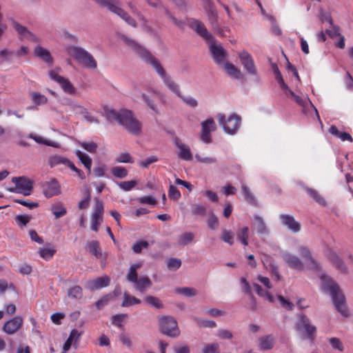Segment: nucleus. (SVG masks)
Here are the masks:
<instances>
[{
    "mask_svg": "<svg viewBox=\"0 0 353 353\" xmlns=\"http://www.w3.org/2000/svg\"><path fill=\"white\" fill-rule=\"evenodd\" d=\"M121 115L119 123L130 133L139 134L141 130V123L133 116L132 112L128 110H122Z\"/></svg>",
    "mask_w": 353,
    "mask_h": 353,
    "instance_id": "nucleus-9",
    "label": "nucleus"
},
{
    "mask_svg": "<svg viewBox=\"0 0 353 353\" xmlns=\"http://www.w3.org/2000/svg\"><path fill=\"white\" fill-rule=\"evenodd\" d=\"M181 261L176 258H170L167 261V266L169 270L174 271L180 268Z\"/></svg>",
    "mask_w": 353,
    "mask_h": 353,
    "instance_id": "nucleus-58",
    "label": "nucleus"
},
{
    "mask_svg": "<svg viewBox=\"0 0 353 353\" xmlns=\"http://www.w3.org/2000/svg\"><path fill=\"white\" fill-rule=\"evenodd\" d=\"M298 253L303 258L307 263V266L312 270H319L320 265L318 262L313 258L310 249L303 245H300L297 248Z\"/></svg>",
    "mask_w": 353,
    "mask_h": 353,
    "instance_id": "nucleus-17",
    "label": "nucleus"
},
{
    "mask_svg": "<svg viewBox=\"0 0 353 353\" xmlns=\"http://www.w3.org/2000/svg\"><path fill=\"white\" fill-rule=\"evenodd\" d=\"M221 239L225 243L232 245L234 243V234L231 230L223 229L221 232Z\"/></svg>",
    "mask_w": 353,
    "mask_h": 353,
    "instance_id": "nucleus-43",
    "label": "nucleus"
},
{
    "mask_svg": "<svg viewBox=\"0 0 353 353\" xmlns=\"http://www.w3.org/2000/svg\"><path fill=\"white\" fill-rule=\"evenodd\" d=\"M86 250L97 259L102 256V252L99 246V243L97 241H88L86 244Z\"/></svg>",
    "mask_w": 353,
    "mask_h": 353,
    "instance_id": "nucleus-35",
    "label": "nucleus"
},
{
    "mask_svg": "<svg viewBox=\"0 0 353 353\" xmlns=\"http://www.w3.org/2000/svg\"><path fill=\"white\" fill-rule=\"evenodd\" d=\"M38 252L42 259L48 261L56 253V249L50 243H47L43 247L39 248Z\"/></svg>",
    "mask_w": 353,
    "mask_h": 353,
    "instance_id": "nucleus-32",
    "label": "nucleus"
},
{
    "mask_svg": "<svg viewBox=\"0 0 353 353\" xmlns=\"http://www.w3.org/2000/svg\"><path fill=\"white\" fill-rule=\"evenodd\" d=\"M321 281L323 290L332 296L336 310L343 316H347L349 311L346 307L345 296L339 285L326 274L321 275Z\"/></svg>",
    "mask_w": 353,
    "mask_h": 353,
    "instance_id": "nucleus-2",
    "label": "nucleus"
},
{
    "mask_svg": "<svg viewBox=\"0 0 353 353\" xmlns=\"http://www.w3.org/2000/svg\"><path fill=\"white\" fill-rule=\"evenodd\" d=\"M280 220L282 224L286 226L289 230L293 232H298L301 230L300 223L296 221L292 216L288 214H281Z\"/></svg>",
    "mask_w": 353,
    "mask_h": 353,
    "instance_id": "nucleus-23",
    "label": "nucleus"
},
{
    "mask_svg": "<svg viewBox=\"0 0 353 353\" xmlns=\"http://www.w3.org/2000/svg\"><path fill=\"white\" fill-rule=\"evenodd\" d=\"M76 155L80 160V161L84 165L85 168L88 170V173L91 172V166H92V159L91 158L85 153L77 150L76 151Z\"/></svg>",
    "mask_w": 353,
    "mask_h": 353,
    "instance_id": "nucleus-37",
    "label": "nucleus"
},
{
    "mask_svg": "<svg viewBox=\"0 0 353 353\" xmlns=\"http://www.w3.org/2000/svg\"><path fill=\"white\" fill-rule=\"evenodd\" d=\"M160 331L170 337H176L180 334L177 321L170 316H160L158 317Z\"/></svg>",
    "mask_w": 353,
    "mask_h": 353,
    "instance_id": "nucleus-8",
    "label": "nucleus"
},
{
    "mask_svg": "<svg viewBox=\"0 0 353 353\" xmlns=\"http://www.w3.org/2000/svg\"><path fill=\"white\" fill-rule=\"evenodd\" d=\"M307 193L309 195L313 198L318 203L322 205H325V199L321 196L316 190L313 189H307Z\"/></svg>",
    "mask_w": 353,
    "mask_h": 353,
    "instance_id": "nucleus-57",
    "label": "nucleus"
},
{
    "mask_svg": "<svg viewBox=\"0 0 353 353\" xmlns=\"http://www.w3.org/2000/svg\"><path fill=\"white\" fill-rule=\"evenodd\" d=\"M18 226H26L32 219V216L28 214H18L14 218Z\"/></svg>",
    "mask_w": 353,
    "mask_h": 353,
    "instance_id": "nucleus-51",
    "label": "nucleus"
},
{
    "mask_svg": "<svg viewBox=\"0 0 353 353\" xmlns=\"http://www.w3.org/2000/svg\"><path fill=\"white\" fill-rule=\"evenodd\" d=\"M70 107L72 110V111L77 114L83 115L84 113H86V108L77 101L71 102L70 104Z\"/></svg>",
    "mask_w": 353,
    "mask_h": 353,
    "instance_id": "nucleus-55",
    "label": "nucleus"
},
{
    "mask_svg": "<svg viewBox=\"0 0 353 353\" xmlns=\"http://www.w3.org/2000/svg\"><path fill=\"white\" fill-rule=\"evenodd\" d=\"M111 172L112 174L119 179H123L128 175V170L121 166H115L112 168Z\"/></svg>",
    "mask_w": 353,
    "mask_h": 353,
    "instance_id": "nucleus-52",
    "label": "nucleus"
},
{
    "mask_svg": "<svg viewBox=\"0 0 353 353\" xmlns=\"http://www.w3.org/2000/svg\"><path fill=\"white\" fill-rule=\"evenodd\" d=\"M192 28L207 41H212L214 37L212 34L208 31L204 24L199 21H193L191 23Z\"/></svg>",
    "mask_w": 353,
    "mask_h": 353,
    "instance_id": "nucleus-25",
    "label": "nucleus"
},
{
    "mask_svg": "<svg viewBox=\"0 0 353 353\" xmlns=\"http://www.w3.org/2000/svg\"><path fill=\"white\" fill-rule=\"evenodd\" d=\"M81 146L90 153H94L97 149V144L94 142H82Z\"/></svg>",
    "mask_w": 353,
    "mask_h": 353,
    "instance_id": "nucleus-63",
    "label": "nucleus"
},
{
    "mask_svg": "<svg viewBox=\"0 0 353 353\" xmlns=\"http://www.w3.org/2000/svg\"><path fill=\"white\" fill-rule=\"evenodd\" d=\"M97 3L101 6L106 7L110 11L117 14L123 20H124L128 24L135 28L137 23L135 21L131 18L129 14L124 11L119 4V2L116 0H94Z\"/></svg>",
    "mask_w": 353,
    "mask_h": 353,
    "instance_id": "nucleus-7",
    "label": "nucleus"
},
{
    "mask_svg": "<svg viewBox=\"0 0 353 353\" xmlns=\"http://www.w3.org/2000/svg\"><path fill=\"white\" fill-rule=\"evenodd\" d=\"M193 319L198 324V325H199L201 327L213 328L216 326V323L212 320L201 319L196 316H194Z\"/></svg>",
    "mask_w": 353,
    "mask_h": 353,
    "instance_id": "nucleus-44",
    "label": "nucleus"
},
{
    "mask_svg": "<svg viewBox=\"0 0 353 353\" xmlns=\"http://www.w3.org/2000/svg\"><path fill=\"white\" fill-rule=\"evenodd\" d=\"M119 339L120 342L122 343L123 345H124L128 348L132 347V341L130 335L128 333L121 332L119 336Z\"/></svg>",
    "mask_w": 353,
    "mask_h": 353,
    "instance_id": "nucleus-59",
    "label": "nucleus"
},
{
    "mask_svg": "<svg viewBox=\"0 0 353 353\" xmlns=\"http://www.w3.org/2000/svg\"><path fill=\"white\" fill-rule=\"evenodd\" d=\"M141 303V299L135 297L134 296L131 295L128 292H123V301L121 303L122 307H128L133 305H140Z\"/></svg>",
    "mask_w": 353,
    "mask_h": 353,
    "instance_id": "nucleus-33",
    "label": "nucleus"
},
{
    "mask_svg": "<svg viewBox=\"0 0 353 353\" xmlns=\"http://www.w3.org/2000/svg\"><path fill=\"white\" fill-rule=\"evenodd\" d=\"M30 95L33 102L37 105L45 104L48 101L46 97L40 93L32 92Z\"/></svg>",
    "mask_w": 353,
    "mask_h": 353,
    "instance_id": "nucleus-54",
    "label": "nucleus"
},
{
    "mask_svg": "<svg viewBox=\"0 0 353 353\" xmlns=\"http://www.w3.org/2000/svg\"><path fill=\"white\" fill-rule=\"evenodd\" d=\"M70 56L77 60L83 66L88 69L94 70L97 63L93 56L84 48L72 46L67 48Z\"/></svg>",
    "mask_w": 353,
    "mask_h": 353,
    "instance_id": "nucleus-4",
    "label": "nucleus"
},
{
    "mask_svg": "<svg viewBox=\"0 0 353 353\" xmlns=\"http://www.w3.org/2000/svg\"><path fill=\"white\" fill-rule=\"evenodd\" d=\"M175 291L176 293L183 295L187 297H192V296L196 295V294H197L196 289H194L193 288H188V287L178 288L175 290Z\"/></svg>",
    "mask_w": 353,
    "mask_h": 353,
    "instance_id": "nucleus-45",
    "label": "nucleus"
},
{
    "mask_svg": "<svg viewBox=\"0 0 353 353\" xmlns=\"http://www.w3.org/2000/svg\"><path fill=\"white\" fill-rule=\"evenodd\" d=\"M82 288L79 285L70 288L67 292V297L71 299H79L82 297Z\"/></svg>",
    "mask_w": 353,
    "mask_h": 353,
    "instance_id": "nucleus-41",
    "label": "nucleus"
},
{
    "mask_svg": "<svg viewBox=\"0 0 353 353\" xmlns=\"http://www.w3.org/2000/svg\"><path fill=\"white\" fill-rule=\"evenodd\" d=\"M238 57L246 72L250 75H256L257 70L251 55L246 51H242L238 53Z\"/></svg>",
    "mask_w": 353,
    "mask_h": 353,
    "instance_id": "nucleus-16",
    "label": "nucleus"
},
{
    "mask_svg": "<svg viewBox=\"0 0 353 353\" xmlns=\"http://www.w3.org/2000/svg\"><path fill=\"white\" fill-rule=\"evenodd\" d=\"M295 329L304 339H312L316 332V327L310 323L309 319L303 314L298 315Z\"/></svg>",
    "mask_w": 353,
    "mask_h": 353,
    "instance_id": "nucleus-11",
    "label": "nucleus"
},
{
    "mask_svg": "<svg viewBox=\"0 0 353 353\" xmlns=\"http://www.w3.org/2000/svg\"><path fill=\"white\" fill-rule=\"evenodd\" d=\"M275 338L272 334L261 336L258 339V347L261 350H269L273 348Z\"/></svg>",
    "mask_w": 353,
    "mask_h": 353,
    "instance_id": "nucleus-26",
    "label": "nucleus"
},
{
    "mask_svg": "<svg viewBox=\"0 0 353 353\" xmlns=\"http://www.w3.org/2000/svg\"><path fill=\"white\" fill-rule=\"evenodd\" d=\"M12 182L15 187L8 188L9 192L21 194L23 196H29L32 194L34 183L32 180L26 176H19L13 177Z\"/></svg>",
    "mask_w": 353,
    "mask_h": 353,
    "instance_id": "nucleus-10",
    "label": "nucleus"
},
{
    "mask_svg": "<svg viewBox=\"0 0 353 353\" xmlns=\"http://www.w3.org/2000/svg\"><path fill=\"white\" fill-rule=\"evenodd\" d=\"M200 139L205 143L212 142L211 132L216 129V125L212 117H208L201 123Z\"/></svg>",
    "mask_w": 353,
    "mask_h": 353,
    "instance_id": "nucleus-13",
    "label": "nucleus"
},
{
    "mask_svg": "<svg viewBox=\"0 0 353 353\" xmlns=\"http://www.w3.org/2000/svg\"><path fill=\"white\" fill-rule=\"evenodd\" d=\"M144 301L147 305L156 309H161L163 307L162 301L156 296L148 295L144 298Z\"/></svg>",
    "mask_w": 353,
    "mask_h": 353,
    "instance_id": "nucleus-39",
    "label": "nucleus"
},
{
    "mask_svg": "<svg viewBox=\"0 0 353 353\" xmlns=\"http://www.w3.org/2000/svg\"><path fill=\"white\" fill-rule=\"evenodd\" d=\"M69 162V159L61 156H54L50 159V165L51 167H54L59 164H63L67 166Z\"/></svg>",
    "mask_w": 353,
    "mask_h": 353,
    "instance_id": "nucleus-47",
    "label": "nucleus"
},
{
    "mask_svg": "<svg viewBox=\"0 0 353 353\" xmlns=\"http://www.w3.org/2000/svg\"><path fill=\"white\" fill-rule=\"evenodd\" d=\"M23 319L20 316L7 321L3 325L2 330L7 334H15L23 325Z\"/></svg>",
    "mask_w": 353,
    "mask_h": 353,
    "instance_id": "nucleus-18",
    "label": "nucleus"
},
{
    "mask_svg": "<svg viewBox=\"0 0 353 353\" xmlns=\"http://www.w3.org/2000/svg\"><path fill=\"white\" fill-rule=\"evenodd\" d=\"M174 143L177 148L176 154L179 159L187 161L192 159L193 155L189 145L183 143L179 138L174 139Z\"/></svg>",
    "mask_w": 353,
    "mask_h": 353,
    "instance_id": "nucleus-19",
    "label": "nucleus"
},
{
    "mask_svg": "<svg viewBox=\"0 0 353 353\" xmlns=\"http://www.w3.org/2000/svg\"><path fill=\"white\" fill-rule=\"evenodd\" d=\"M115 161L117 163H132L134 160L128 152H122L116 157Z\"/></svg>",
    "mask_w": 353,
    "mask_h": 353,
    "instance_id": "nucleus-53",
    "label": "nucleus"
},
{
    "mask_svg": "<svg viewBox=\"0 0 353 353\" xmlns=\"http://www.w3.org/2000/svg\"><path fill=\"white\" fill-rule=\"evenodd\" d=\"M128 314H116V315H114L112 319H111V321H112V323L119 327V328H122L123 327V322H124L125 321V319L128 318Z\"/></svg>",
    "mask_w": 353,
    "mask_h": 353,
    "instance_id": "nucleus-46",
    "label": "nucleus"
},
{
    "mask_svg": "<svg viewBox=\"0 0 353 353\" xmlns=\"http://www.w3.org/2000/svg\"><path fill=\"white\" fill-rule=\"evenodd\" d=\"M252 228L253 231H255L261 236L267 235L269 233L268 226L266 225L263 219L259 215H254Z\"/></svg>",
    "mask_w": 353,
    "mask_h": 353,
    "instance_id": "nucleus-22",
    "label": "nucleus"
},
{
    "mask_svg": "<svg viewBox=\"0 0 353 353\" xmlns=\"http://www.w3.org/2000/svg\"><path fill=\"white\" fill-rule=\"evenodd\" d=\"M209 42L211 43L210 46V50L214 61L216 62V63L222 65L225 63L226 59V50L220 43H218L214 39L212 41Z\"/></svg>",
    "mask_w": 353,
    "mask_h": 353,
    "instance_id": "nucleus-14",
    "label": "nucleus"
},
{
    "mask_svg": "<svg viewBox=\"0 0 353 353\" xmlns=\"http://www.w3.org/2000/svg\"><path fill=\"white\" fill-rule=\"evenodd\" d=\"M216 336L222 340H230L233 338L232 332L226 329H219L217 331Z\"/></svg>",
    "mask_w": 353,
    "mask_h": 353,
    "instance_id": "nucleus-62",
    "label": "nucleus"
},
{
    "mask_svg": "<svg viewBox=\"0 0 353 353\" xmlns=\"http://www.w3.org/2000/svg\"><path fill=\"white\" fill-rule=\"evenodd\" d=\"M34 54L37 57L46 63L50 64L52 63V57L50 51L46 48L37 46L34 50Z\"/></svg>",
    "mask_w": 353,
    "mask_h": 353,
    "instance_id": "nucleus-30",
    "label": "nucleus"
},
{
    "mask_svg": "<svg viewBox=\"0 0 353 353\" xmlns=\"http://www.w3.org/2000/svg\"><path fill=\"white\" fill-rule=\"evenodd\" d=\"M49 76L52 81L59 85L65 93L71 95L76 94V88L68 79L60 75L58 70H51L49 71Z\"/></svg>",
    "mask_w": 353,
    "mask_h": 353,
    "instance_id": "nucleus-12",
    "label": "nucleus"
},
{
    "mask_svg": "<svg viewBox=\"0 0 353 353\" xmlns=\"http://www.w3.org/2000/svg\"><path fill=\"white\" fill-rule=\"evenodd\" d=\"M206 14L212 28L217 25L218 13L210 3H209L208 7L206 8Z\"/></svg>",
    "mask_w": 353,
    "mask_h": 353,
    "instance_id": "nucleus-38",
    "label": "nucleus"
},
{
    "mask_svg": "<svg viewBox=\"0 0 353 353\" xmlns=\"http://www.w3.org/2000/svg\"><path fill=\"white\" fill-rule=\"evenodd\" d=\"M219 348V343H213L206 344L203 346L201 352L202 353H218Z\"/></svg>",
    "mask_w": 353,
    "mask_h": 353,
    "instance_id": "nucleus-60",
    "label": "nucleus"
},
{
    "mask_svg": "<svg viewBox=\"0 0 353 353\" xmlns=\"http://www.w3.org/2000/svg\"><path fill=\"white\" fill-rule=\"evenodd\" d=\"M249 228L245 226L236 232L237 239L244 245H248Z\"/></svg>",
    "mask_w": 353,
    "mask_h": 353,
    "instance_id": "nucleus-40",
    "label": "nucleus"
},
{
    "mask_svg": "<svg viewBox=\"0 0 353 353\" xmlns=\"http://www.w3.org/2000/svg\"><path fill=\"white\" fill-rule=\"evenodd\" d=\"M179 98L181 99L186 105L190 108H194L198 106V101L191 96H184L181 94V97Z\"/></svg>",
    "mask_w": 353,
    "mask_h": 353,
    "instance_id": "nucleus-50",
    "label": "nucleus"
},
{
    "mask_svg": "<svg viewBox=\"0 0 353 353\" xmlns=\"http://www.w3.org/2000/svg\"><path fill=\"white\" fill-rule=\"evenodd\" d=\"M222 65L224 71L230 78L233 79H240L243 78V73L234 64L225 62Z\"/></svg>",
    "mask_w": 353,
    "mask_h": 353,
    "instance_id": "nucleus-27",
    "label": "nucleus"
},
{
    "mask_svg": "<svg viewBox=\"0 0 353 353\" xmlns=\"http://www.w3.org/2000/svg\"><path fill=\"white\" fill-rule=\"evenodd\" d=\"M137 184L136 181H122L119 183V186L125 191H130Z\"/></svg>",
    "mask_w": 353,
    "mask_h": 353,
    "instance_id": "nucleus-64",
    "label": "nucleus"
},
{
    "mask_svg": "<svg viewBox=\"0 0 353 353\" xmlns=\"http://www.w3.org/2000/svg\"><path fill=\"white\" fill-rule=\"evenodd\" d=\"M319 19L321 21V22H327L331 26L333 25L332 19L331 14L330 12L325 11V10H323L322 8H321L319 10Z\"/></svg>",
    "mask_w": 353,
    "mask_h": 353,
    "instance_id": "nucleus-61",
    "label": "nucleus"
},
{
    "mask_svg": "<svg viewBox=\"0 0 353 353\" xmlns=\"http://www.w3.org/2000/svg\"><path fill=\"white\" fill-rule=\"evenodd\" d=\"M123 41L134 50L148 64L151 65L157 73L161 77L164 85L168 89L174 94L177 97L182 94L179 85L176 83L170 75H168L159 61L154 57L152 54L145 48L140 46L135 41L123 36Z\"/></svg>",
    "mask_w": 353,
    "mask_h": 353,
    "instance_id": "nucleus-1",
    "label": "nucleus"
},
{
    "mask_svg": "<svg viewBox=\"0 0 353 353\" xmlns=\"http://www.w3.org/2000/svg\"><path fill=\"white\" fill-rule=\"evenodd\" d=\"M194 238L192 232H185L179 236L178 241L180 245H188L190 243Z\"/></svg>",
    "mask_w": 353,
    "mask_h": 353,
    "instance_id": "nucleus-48",
    "label": "nucleus"
},
{
    "mask_svg": "<svg viewBox=\"0 0 353 353\" xmlns=\"http://www.w3.org/2000/svg\"><path fill=\"white\" fill-rule=\"evenodd\" d=\"M142 266V262L131 264L125 276L127 281L133 283L134 289L140 292H144L152 285V281L148 276L143 275L138 278V270Z\"/></svg>",
    "mask_w": 353,
    "mask_h": 353,
    "instance_id": "nucleus-3",
    "label": "nucleus"
},
{
    "mask_svg": "<svg viewBox=\"0 0 353 353\" xmlns=\"http://www.w3.org/2000/svg\"><path fill=\"white\" fill-rule=\"evenodd\" d=\"M12 26L19 34L20 39H26L29 40H34L35 39V36L26 27L18 22L13 21Z\"/></svg>",
    "mask_w": 353,
    "mask_h": 353,
    "instance_id": "nucleus-28",
    "label": "nucleus"
},
{
    "mask_svg": "<svg viewBox=\"0 0 353 353\" xmlns=\"http://www.w3.org/2000/svg\"><path fill=\"white\" fill-rule=\"evenodd\" d=\"M241 188L246 201L252 204L256 203V199L254 198V196L251 192L249 188L245 184L243 183L241 185Z\"/></svg>",
    "mask_w": 353,
    "mask_h": 353,
    "instance_id": "nucleus-49",
    "label": "nucleus"
},
{
    "mask_svg": "<svg viewBox=\"0 0 353 353\" xmlns=\"http://www.w3.org/2000/svg\"><path fill=\"white\" fill-rule=\"evenodd\" d=\"M327 256L330 261L332 263L333 265H334L336 268H337L343 272H347V267L345 266L343 261L336 254V252L330 251Z\"/></svg>",
    "mask_w": 353,
    "mask_h": 353,
    "instance_id": "nucleus-34",
    "label": "nucleus"
},
{
    "mask_svg": "<svg viewBox=\"0 0 353 353\" xmlns=\"http://www.w3.org/2000/svg\"><path fill=\"white\" fill-rule=\"evenodd\" d=\"M102 115L110 121H117L119 123L120 122V119L122 117L121 110L117 112L113 108L108 105L103 106Z\"/></svg>",
    "mask_w": 353,
    "mask_h": 353,
    "instance_id": "nucleus-31",
    "label": "nucleus"
},
{
    "mask_svg": "<svg viewBox=\"0 0 353 353\" xmlns=\"http://www.w3.org/2000/svg\"><path fill=\"white\" fill-rule=\"evenodd\" d=\"M216 117L226 134L234 135L241 127V117L235 113H232L227 118L223 114L219 113Z\"/></svg>",
    "mask_w": 353,
    "mask_h": 353,
    "instance_id": "nucleus-5",
    "label": "nucleus"
},
{
    "mask_svg": "<svg viewBox=\"0 0 353 353\" xmlns=\"http://www.w3.org/2000/svg\"><path fill=\"white\" fill-rule=\"evenodd\" d=\"M281 256L290 268L298 272L304 270V263L296 255L290 252H283Z\"/></svg>",
    "mask_w": 353,
    "mask_h": 353,
    "instance_id": "nucleus-15",
    "label": "nucleus"
},
{
    "mask_svg": "<svg viewBox=\"0 0 353 353\" xmlns=\"http://www.w3.org/2000/svg\"><path fill=\"white\" fill-rule=\"evenodd\" d=\"M103 206L102 203L97 201L92 214L91 228L97 231L101 223L103 221Z\"/></svg>",
    "mask_w": 353,
    "mask_h": 353,
    "instance_id": "nucleus-20",
    "label": "nucleus"
},
{
    "mask_svg": "<svg viewBox=\"0 0 353 353\" xmlns=\"http://www.w3.org/2000/svg\"><path fill=\"white\" fill-rule=\"evenodd\" d=\"M110 277L105 275V276L98 277L97 279L88 281L86 283V288H88L90 291H95V290H100L103 288L108 286L110 284Z\"/></svg>",
    "mask_w": 353,
    "mask_h": 353,
    "instance_id": "nucleus-21",
    "label": "nucleus"
},
{
    "mask_svg": "<svg viewBox=\"0 0 353 353\" xmlns=\"http://www.w3.org/2000/svg\"><path fill=\"white\" fill-rule=\"evenodd\" d=\"M28 137L30 139H33L34 141H36L38 143L44 144V145H46L48 146H52L54 148H59L60 147V145L58 143L50 141V140L46 139L41 136H39V135L34 134H30L28 135Z\"/></svg>",
    "mask_w": 353,
    "mask_h": 353,
    "instance_id": "nucleus-36",
    "label": "nucleus"
},
{
    "mask_svg": "<svg viewBox=\"0 0 353 353\" xmlns=\"http://www.w3.org/2000/svg\"><path fill=\"white\" fill-rule=\"evenodd\" d=\"M51 210L56 219H59L66 214L65 208L61 204L53 205Z\"/></svg>",
    "mask_w": 353,
    "mask_h": 353,
    "instance_id": "nucleus-56",
    "label": "nucleus"
},
{
    "mask_svg": "<svg viewBox=\"0 0 353 353\" xmlns=\"http://www.w3.org/2000/svg\"><path fill=\"white\" fill-rule=\"evenodd\" d=\"M285 94L288 97H290L292 99H293L297 104H299V105L302 106V107H305L307 103H309L310 105L311 106H312L315 111H316V115L318 117V118L319 119V114H318V112H317V110L314 107V105H312V103L310 101L309 99L308 98H305V99L301 98V97L296 95L293 91H292L290 88H288L285 92H284Z\"/></svg>",
    "mask_w": 353,
    "mask_h": 353,
    "instance_id": "nucleus-29",
    "label": "nucleus"
},
{
    "mask_svg": "<svg viewBox=\"0 0 353 353\" xmlns=\"http://www.w3.org/2000/svg\"><path fill=\"white\" fill-rule=\"evenodd\" d=\"M252 285L253 288L256 290V293L259 296L265 298L270 303L274 302V298L273 295L270 294L268 291L263 290L258 283H254Z\"/></svg>",
    "mask_w": 353,
    "mask_h": 353,
    "instance_id": "nucleus-42",
    "label": "nucleus"
},
{
    "mask_svg": "<svg viewBox=\"0 0 353 353\" xmlns=\"http://www.w3.org/2000/svg\"><path fill=\"white\" fill-rule=\"evenodd\" d=\"M60 192V185L55 179H51L44 185L43 194L48 198L57 195Z\"/></svg>",
    "mask_w": 353,
    "mask_h": 353,
    "instance_id": "nucleus-24",
    "label": "nucleus"
},
{
    "mask_svg": "<svg viewBox=\"0 0 353 353\" xmlns=\"http://www.w3.org/2000/svg\"><path fill=\"white\" fill-rule=\"evenodd\" d=\"M147 93L141 92V91L135 86L132 91L131 92V97L135 101H139L140 99L143 100V101L145 103V105L149 107L152 111L156 113H159V110L156 103L154 100L152 99V95H159L160 100L162 102L164 101L162 99V94L160 92L153 90L152 88L148 89Z\"/></svg>",
    "mask_w": 353,
    "mask_h": 353,
    "instance_id": "nucleus-6",
    "label": "nucleus"
}]
</instances>
